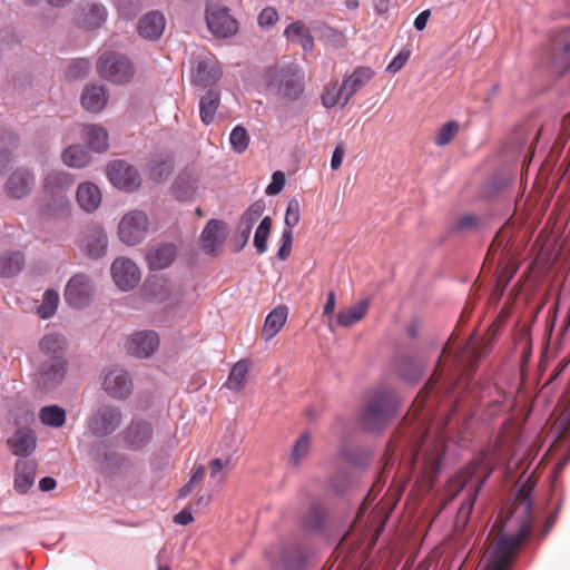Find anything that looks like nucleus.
<instances>
[{
  "instance_id": "f257e3e1",
  "label": "nucleus",
  "mask_w": 570,
  "mask_h": 570,
  "mask_svg": "<svg viewBox=\"0 0 570 570\" xmlns=\"http://www.w3.org/2000/svg\"><path fill=\"white\" fill-rule=\"evenodd\" d=\"M493 530H498V533L485 552L483 570H509L517 549L531 530V524L523 522L514 534H507L503 532L501 519L494 522Z\"/></svg>"
},
{
  "instance_id": "37998d69",
  "label": "nucleus",
  "mask_w": 570,
  "mask_h": 570,
  "mask_svg": "<svg viewBox=\"0 0 570 570\" xmlns=\"http://www.w3.org/2000/svg\"><path fill=\"white\" fill-rule=\"evenodd\" d=\"M59 303V295L55 289H47L42 296V303L38 306L37 312L41 318L53 316Z\"/></svg>"
},
{
  "instance_id": "393cba45",
  "label": "nucleus",
  "mask_w": 570,
  "mask_h": 570,
  "mask_svg": "<svg viewBox=\"0 0 570 570\" xmlns=\"http://www.w3.org/2000/svg\"><path fill=\"white\" fill-rule=\"evenodd\" d=\"M36 462L28 459H19L16 463L14 488L20 493H27L33 485L36 475Z\"/></svg>"
},
{
  "instance_id": "6ab92c4d",
  "label": "nucleus",
  "mask_w": 570,
  "mask_h": 570,
  "mask_svg": "<svg viewBox=\"0 0 570 570\" xmlns=\"http://www.w3.org/2000/svg\"><path fill=\"white\" fill-rule=\"evenodd\" d=\"M153 436L151 425L144 421H132L124 432L126 444L134 450L147 445Z\"/></svg>"
},
{
  "instance_id": "412c9836",
  "label": "nucleus",
  "mask_w": 570,
  "mask_h": 570,
  "mask_svg": "<svg viewBox=\"0 0 570 570\" xmlns=\"http://www.w3.org/2000/svg\"><path fill=\"white\" fill-rule=\"evenodd\" d=\"M76 198L79 207L86 213H94L101 204V193L94 183H81L76 191Z\"/></svg>"
},
{
  "instance_id": "603ef678",
  "label": "nucleus",
  "mask_w": 570,
  "mask_h": 570,
  "mask_svg": "<svg viewBox=\"0 0 570 570\" xmlns=\"http://www.w3.org/2000/svg\"><path fill=\"white\" fill-rule=\"evenodd\" d=\"M484 480L479 481L478 485H472L470 489L466 499L461 503L460 509L458 511L459 518L466 520L473 509L474 501L479 491V488L482 485Z\"/></svg>"
},
{
  "instance_id": "de8ad7c7",
  "label": "nucleus",
  "mask_w": 570,
  "mask_h": 570,
  "mask_svg": "<svg viewBox=\"0 0 570 570\" xmlns=\"http://www.w3.org/2000/svg\"><path fill=\"white\" fill-rule=\"evenodd\" d=\"M490 351V343L483 342L481 344H475L471 341L466 342L464 347V354L469 357L468 367H472L474 363L482 358Z\"/></svg>"
},
{
  "instance_id": "39448f33",
  "label": "nucleus",
  "mask_w": 570,
  "mask_h": 570,
  "mask_svg": "<svg viewBox=\"0 0 570 570\" xmlns=\"http://www.w3.org/2000/svg\"><path fill=\"white\" fill-rule=\"evenodd\" d=\"M97 70L101 78L112 83H126L134 76L130 61L117 52H105L97 62Z\"/></svg>"
},
{
  "instance_id": "f3484780",
  "label": "nucleus",
  "mask_w": 570,
  "mask_h": 570,
  "mask_svg": "<svg viewBox=\"0 0 570 570\" xmlns=\"http://www.w3.org/2000/svg\"><path fill=\"white\" fill-rule=\"evenodd\" d=\"M166 28V18L160 11H150L144 14L138 21V33L147 40L159 39Z\"/></svg>"
},
{
  "instance_id": "8fccbe9b",
  "label": "nucleus",
  "mask_w": 570,
  "mask_h": 570,
  "mask_svg": "<svg viewBox=\"0 0 570 570\" xmlns=\"http://www.w3.org/2000/svg\"><path fill=\"white\" fill-rule=\"evenodd\" d=\"M90 67L88 59H76L69 65L66 77L70 80L81 79L88 75Z\"/></svg>"
},
{
  "instance_id": "b1692460",
  "label": "nucleus",
  "mask_w": 570,
  "mask_h": 570,
  "mask_svg": "<svg viewBox=\"0 0 570 570\" xmlns=\"http://www.w3.org/2000/svg\"><path fill=\"white\" fill-rule=\"evenodd\" d=\"M284 36L288 41L301 45L306 52H312L314 49V38L309 28L302 20L288 24L284 30Z\"/></svg>"
},
{
  "instance_id": "5fc2aeb1",
  "label": "nucleus",
  "mask_w": 570,
  "mask_h": 570,
  "mask_svg": "<svg viewBox=\"0 0 570 570\" xmlns=\"http://www.w3.org/2000/svg\"><path fill=\"white\" fill-rule=\"evenodd\" d=\"M479 227V219L473 214H464L456 219L453 229L456 232L474 230Z\"/></svg>"
},
{
  "instance_id": "9d476101",
  "label": "nucleus",
  "mask_w": 570,
  "mask_h": 570,
  "mask_svg": "<svg viewBox=\"0 0 570 570\" xmlns=\"http://www.w3.org/2000/svg\"><path fill=\"white\" fill-rule=\"evenodd\" d=\"M94 288L88 276L77 274L69 279L65 289V299L73 308L87 306L92 297Z\"/></svg>"
},
{
  "instance_id": "69168bd1",
  "label": "nucleus",
  "mask_w": 570,
  "mask_h": 570,
  "mask_svg": "<svg viewBox=\"0 0 570 570\" xmlns=\"http://www.w3.org/2000/svg\"><path fill=\"white\" fill-rule=\"evenodd\" d=\"M343 157H344V149L341 145H338L335 147L333 155H332V159H331V168L333 170H337L341 167Z\"/></svg>"
},
{
  "instance_id": "bf43d9fd",
  "label": "nucleus",
  "mask_w": 570,
  "mask_h": 570,
  "mask_svg": "<svg viewBox=\"0 0 570 570\" xmlns=\"http://www.w3.org/2000/svg\"><path fill=\"white\" fill-rule=\"evenodd\" d=\"M285 185V175L284 173L277 170L273 174L272 183L266 188L267 195H277L284 188Z\"/></svg>"
},
{
  "instance_id": "49530a36",
  "label": "nucleus",
  "mask_w": 570,
  "mask_h": 570,
  "mask_svg": "<svg viewBox=\"0 0 570 570\" xmlns=\"http://www.w3.org/2000/svg\"><path fill=\"white\" fill-rule=\"evenodd\" d=\"M229 142L234 151L244 153L249 145V135L243 126H236L229 136Z\"/></svg>"
},
{
  "instance_id": "7ed1b4c3",
  "label": "nucleus",
  "mask_w": 570,
  "mask_h": 570,
  "mask_svg": "<svg viewBox=\"0 0 570 570\" xmlns=\"http://www.w3.org/2000/svg\"><path fill=\"white\" fill-rule=\"evenodd\" d=\"M75 184V177L63 170H50L42 179L46 204L43 213L53 219L67 218L71 212L68 193Z\"/></svg>"
},
{
  "instance_id": "1a4fd4ad",
  "label": "nucleus",
  "mask_w": 570,
  "mask_h": 570,
  "mask_svg": "<svg viewBox=\"0 0 570 570\" xmlns=\"http://www.w3.org/2000/svg\"><path fill=\"white\" fill-rule=\"evenodd\" d=\"M36 184L33 171L26 167L16 168L7 178L3 190L11 199H23L30 195Z\"/></svg>"
},
{
  "instance_id": "4be33fe9",
  "label": "nucleus",
  "mask_w": 570,
  "mask_h": 570,
  "mask_svg": "<svg viewBox=\"0 0 570 570\" xmlns=\"http://www.w3.org/2000/svg\"><path fill=\"white\" fill-rule=\"evenodd\" d=\"M108 237L101 227L90 228L83 238V250L92 257L98 258L107 253Z\"/></svg>"
},
{
  "instance_id": "e433bc0d",
  "label": "nucleus",
  "mask_w": 570,
  "mask_h": 570,
  "mask_svg": "<svg viewBox=\"0 0 570 570\" xmlns=\"http://www.w3.org/2000/svg\"><path fill=\"white\" fill-rule=\"evenodd\" d=\"M396 371L402 380L413 383L422 375V364L413 357H403L397 362Z\"/></svg>"
},
{
  "instance_id": "c85d7f7f",
  "label": "nucleus",
  "mask_w": 570,
  "mask_h": 570,
  "mask_svg": "<svg viewBox=\"0 0 570 570\" xmlns=\"http://www.w3.org/2000/svg\"><path fill=\"white\" fill-rule=\"evenodd\" d=\"M220 76V69L210 60H199L193 70L194 81L203 87L217 82Z\"/></svg>"
},
{
  "instance_id": "2f4dec72",
  "label": "nucleus",
  "mask_w": 570,
  "mask_h": 570,
  "mask_svg": "<svg viewBox=\"0 0 570 570\" xmlns=\"http://www.w3.org/2000/svg\"><path fill=\"white\" fill-rule=\"evenodd\" d=\"M370 302L363 299L357 304L350 306L346 309L341 311L337 314V324L343 327H350L364 318L367 313Z\"/></svg>"
},
{
  "instance_id": "cd10ccee",
  "label": "nucleus",
  "mask_w": 570,
  "mask_h": 570,
  "mask_svg": "<svg viewBox=\"0 0 570 570\" xmlns=\"http://www.w3.org/2000/svg\"><path fill=\"white\" fill-rule=\"evenodd\" d=\"M108 101L104 86L91 85L83 89L81 95L82 107L92 114L101 111Z\"/></svg>"
},
{
  "instance_id": "4468645a",
  "label": "nucleus",
  "mask_w": 570,
  "mask_h": 570,
  "mask_svg": "<svg viewBox=\"0 0 570 570\" xmlns=\"http://www.w3.org/2000/svg\"><path fill=\"white\" fill-rule=\"evenodd\" d=\"M102 389L114 399H126L132 392V382L122 368H109L104 377Z\"/></svg>"
},
{
  "instance_id": "ddd939ff",
  "label": "nucleus",
  "mask_w": 570,
  "mask_h": 570,
  "mask_svg": "<svg viewBox=\"0 0 570 570\" xmlns=\"http://www.w3.org/2000/svg\"><path fill=\"white\" fill-rule=\"evenodd\" d=\"M108 177L114 186L134 190L140 185L137 170L124 160H115L108 166Z\"/></svg>"
},
{
  "instance_id": "79ce46f5",
  "label": "nucleus",
  "mask_w": 570,
  "mask_h": 570,
  "mask_svg": "<svg viewBox=\"0 0 570 570\" xmlns=\"http://www.w3.org/2000/svg\"><path fill=\"white\" fill-rule=\"evenodd\" d=\"M311 449V434L304 432L295 442L292 453L289 455V463L292 465H298L303 459H305Z\"/></svg>"
},
{
  "instance_id": "5701e85b",
  "label": "nucleus",
  "mask_w": 570,
  "mask_h": 570,
  "mask_svg": "<svg viewBox=\"0 0 570 570\" xmlns=\"http://www.w3.org/2000/svg\"><path fill=\"white\" fill-rule=\"evenodd\" d=\"M107 18V10L101 4H86L82 6L76 17L77 23L81 28L92 29L99 28Z\"/></svg>"
},
{
  "instance_id": "864d4df0",
  "label": "nucleus",
  "mask_w": 570,
  "mask_h": 570,
  "mask_svg": "<svg viewBox=\"0 0 570 570\" xmlns=\"http://www.w3.org/2000/svg\"><path fill=\"white\" fill-rule=\"evenodd\" d=\"M265 210V204L263 200L253 203L248 209L243 214L240 222L249 226H254Z\"/></svg>"
},
{
  "instance_id": "774afa93",
  "label": "nucleus",
  "mask_w": 570,
  "mask_h": 570,
  "mask_svg": "<svg viewBox=\"0 0 570 570\" xmlns=\"http://www.w3.org/2000/svg\"><path fill=\"white\" fill-rule=\"evenodd\" d=\"M335 304H336V295L333 291H331L327 294V302L324 306L323 314L327 315V316H332L334 313V309H335Z\"/></svg>"
},
{
  "instance_id": "4c0bfd02",
  "label": "nucleus",
  "mask_w": 570,
  "mask_h": 570,
  "mask_svg": "<svg viewBox=\"0 0 570 570\" xmlns=\"http://www.w3.org/2000/svg\"><path fill=\"white\" fill-rule=\"evenodd\" d=\"M248 373V363L246 361H238L232 368L225 386L233 391H240L244 387L245 380Z\"/></svg>"
},
{
  "instance_id": "0eeeda50",
  "label": "nucleus",
  "mask_w": 570,
  "mask_h": 570,
  "mask_svg": "<svg viewBox=\"0 0 570 570\" xmlns=\"http://www.w3.org/2000/svg\"><path fill=\"white\" fill-rule=\"evenodd\" d=\"M122 423V412L114 405H102L88 421V430L97 438L112 434Z\"/></svg>"
},
{
  "instance_id": "aec40b11",
  "label": "nucleus",
  "mask_w": 570,
  "mask_h": 570,
  "mask_svg": "<svg viewBox=\"0 0 570 570\" xmlns=\"http://www.w3.org/2000/svg\"><path fill=\"white\" fill-rule=\"evenodd\" d=\"M374 76L370 67H357L343 81L344 105H347L351 98L362 89Z\"/></svg>"
},
{
  "instance_id": "c756f323",
  "label": "nucleus",
  "mask_w": 570,
  "mask_h": 570,
  "mask_svg": "<svg viewBox=\"0 0 570 570\" xmlns=\"http://www.w3.org/2000/svg\"><path fill=\"white\" fill-rule=\"evenodd\" d=\"M287 314L286 306H278L267 315L262 330V336L265 341L272 340L282 330L286 323Z\"/></svg>"
},
{
  "instance_id": "e2e57ef3",
  "label": "nucleus",
  "mask_w": 570,
  "mask_h": 570,
  "mask_svg": "<svg viewBox=\"0 0 570 570\" xmlns=\"http://www.w3.org/2000/svg\"><path fill=\"white\" fill-rule=\"evenodd\" d=\"M438 380H439V377L436 376V373H434L433 376L430 379V381L424 386V389L420 392V394L415 399V404L417 405V407L423 406L424 401L428 397L429 391L433 389V386Z\"/></svg>"
},
{
  "instance_id": "7c9ffc66",
  "label": "nucleus",
  "mask_w": 570,
  "mask_h": 570,
  "mask_svg": "<svg viewBox=\"0 0 570 570\" xmlns=\"http://www.w3.org/2000/svg\"><path fill=\"white\" fill-rule=\"evenodd\" d=\"M220 105V94L217 89H209L199 101V115L205 125L214 121L216 111Z\"/></svg>"
},
{
  "instance_id": "72a5a7b5",
  "label": "nucleus",
  "mask_w": 570,
  "mask_h": 570,
  "mask_svg": "<svg viewBox=\"0 0 570 570\" xmlns=\"http://www.w3.org/2000/svg\"><path fill=\"white\" fill-rule=\"evenodd\" d=\"M24 265V256L21 252H9L0 256V275L12 277L21 272Z\"/></svg>"
},
{
  "instance_id": "423d86ee",
  "label": "nucleus",
  "mask_w": 570,
  "mask_h": 570,
  "mask_svg": "<svg viewBox=\"0 0 570 570\" xmlns=\"http://www.w3.org/2000/svg\"><path fill=\"white\" fill-rule=\"evenodd\" d=\"M149 219L142 210H131L124 215L118 224L119 239L129 246L141 243L147 236Z\"/></svg>"
},
{
  "instance_id": "58836bf2",
  "label": "nucleus",
  "mask_w": 570,
  "mask_h": 570,
  "mask_svg": "<svg viewBox=\"0 0 570 570\" xmlns=\"http://www.w3.org/2000/svg\"><path fill=\"white\" fill-rule=\"evenodd\" d=\"M196 190V179L187 174H181L175 181L173 191L178 200L189 199Z\"/></svg>"
},
{
  "instance_id": "052dcab7",
  "label": "nucleus",
  "mask_w": 570,
  "mask_h": 570,
  "mask_svg": "<svg viewBox=\"0 0 570 570\" xmlns=\"http://www.w3.org/2000/svg\"><path fill=\"white\" fill-rule=\"evenodd\" d=\"M230 465H232V459L230 458H226V459L217 458V459H214L210 462V465H209L210 476L215 478L216 475H218L223 471L224 468H228Z\"/></svg>"
},
{
  "instance_id": "c9c22d12",
  "label": "nucleus",
  "mask_w": 570,
  "mask_h": 570,
  "mask_svg": "<svg viewBox=\"0 0 570 570\" xmlns=\"http://www.w3.org/2000/svg\"><path fill=\"white\" fill-rule=\"evenodd\" d=\"M321 100L322 105L327 109L334 108L338 104H341L342 108L345 107L343 85H340L337 80L330 81L324 86Z\"/></svg>"
},
{
  "instance_id": "4d7b16f0",
  "label": "nucleus",
  "mask_w": 570,
  "mask_h": 570,
  "mask_svg": "<svg viewBox=\"0 0 570 570\" xmlns=\"http://www.w3.org/2000/svg\"><path fill=\"white\" fill-rule=\"evenodd\" d=\"M0 139L2 140H6V151H1L0 153V167H4L9 164L10 161V156H9V149L10 148H13L16 145H17V141H18V138L12 134V132H4L0 136Z\"/></svg>"
},
{
  "instance_id": "20e7f679",
  "label": "nucleus",
  "mask_w": 570,
  "mask_h": 570,
  "mask_svg": "<svg viewBox=\"0 0 570 570\" xmlns=\"http://www.w3.org/2000/svg\"><path fill=\"white\" fill-rule=\"evenodd\" d=\"M395 414V403L390 393L373 396L361 414V423L368 431H380L387 425Z\"/></svg>"
},
{
  "instance_id": "9b49d317",
  "label": "nucleus",
  "mask_w": 570,
  "mask_h": 570,
  "mask_svg": "<svg viewBox=\"0 0 570 570\" xmlns=\"http://www.w3.org/2000/svg\"><path fill=\"white\" fill-rule=\"evenodd\" d=\"M111 276L116 286L124 291L135 288L140 282V271L129 258L118 257L111 264Z\"/></svg>"
},
{
  "instance_id": "c03bdc74",
  "label": "nucleus",
  "mask_w": 570,
  "mask_h": 570,
  "mask_svg": "<svg viewBox=\"0 0 570 570\" xmlns=\"http://www.w3.org/2000/svg\"><path fill=\"white\" fill-rule=\"evenodd\" d=\"M173 170V161L167 158H155L149 163L150 176L159 181L167 178Z\"/></svg>"
},
{
  "instance_id": "3c124183",
  "label": "nucleus",
  "mask_w": 570,
  "mask_h": 570,
  "mask_svg": "<svg viewBox=\"0 0 570 570\" xmlns=\"http://www.w3.org/2000/svg\"><path fill=\"white\" fill-rule=\"evenodd\" d=\"M301 219V207L299 202L296 198H292L288 200L286 214H285V228H289L293 230V227H295Z\"/></svg>"
},
{
  "instance_id": "a18cd8bd",
  "label": "nucleus",
  "mask_w": 570,
  "mask_h": 570,
  "mask_svg": "<svg viewBox=\"0 0 570 570\" xmlns=\"http://www.w3.org/2000/svg\"><path fill=\"white\" fill-rule=\"evenodd\" d=\"M460 130V125L455 120L448 121L441 126L434 137V142L438 146H445L450 144Z\"/></svg>"
},
{
  "instance_id": "09e8293b",
  "label": "nucleus",
  "mask_w": 570,
  "mask_h": 570,
  "mask_svg": "<svg viewBox=\"0 0 570 570\" xmlns=\"http://www.w3.org/2000/svg\"><path fill=\"white\" fill-rule=\"evenodd\" d=\"M151 295L158 301H166L171 294V284L166 278H155L149 282Z\"/></svg>"
},
{
  "instance_id": "2eb2a0df",
  "label": "nucleus",
  "mask_w": 570,
  "mask_h": 570,
  "mask_svg": "<svg viewBox=\"0 0 570 570\" xmlns=\"http://www.w3.org/2000/svg\"><path fill=\"white\" fill-rule=\"evenodd\" d=\"M550 63L558 73L564 72L570 67V29L561 32L552 42Z\"/></svg>"
},
{
  "instance_id": "bb28decb",
  "label": "nucleus",
  "mask_w": 570,
  "mask_h": 570,
  "mask_svg": "<svg viewBox=\"0 0 570 570\" xmlns=\"http://www.w3.org/2000/svg\"><path fill=\"white\" fill-rule=\"evenodd\" d=\"M8 444L14 455L26 456L35 451L37 439L31 430L19 429L8 440Z\"/></svg>"
},
{
  "instance_id": "0e129e2a",
  "label": "nucleus",
  "mask_w": 570,
  "mask_h": 570,
  "mask_svg": "<svg viewBox=\"0 0 570 570\" xmlns=\"http://www.w3.org/2000/svg\"><path fill=\"white\" fill-rule=\"evenodd\" d=\"M480 463L474 462L468 465L462 473L458 475L459 481L463 482V485H465L470 480L474 478V474L476 473V470L479 468Z\"/></svg>"
},
{
  "instance_id": "680f3d73",
  "label": "nucleus",
  "mask_w": 570,
  "mask_h": 570,
  "mask_svg": "<svg viewBox=\"0 0 570 570\" xmlns=\"http://www.w3.org/2000/svg\"><path fill=\"white\" fill-rule=\"evenodd\" d=\"M409 53L401 51L387 66L386 70L395 73L397 72L407 61Z\"/></svg>"
},
{
  "instance_id": "a878e982",
  "label": "nucleus",
  "mask_w": 570,
  "mask_h": 570,
  "mask_svg": "<svg viewBox=\"0 0 570 570\" xmlns=\"http://www.w3.org/2000/svg\"><path fill=\"white\" fill-rule=\"evenodd\" d=\"M177 249L174 244H160L147 253V262L151 269L167 268L175 261Z\"/></svg>"
},
{
  "instance_id": "f8f14e48",
  "label": "nucleus",
  "mask_w": 570,
  "mask_h": 570,
  "mask_svg": "<svg viewBox=\"0 0 570 570\" xmlns=\"http://www.w3.org/2000/svg\"><path fill=\"white\" fill-rule=\"evenodd\" d=\"M206 21L209 30L219 38H228L236 33L237 21L228 13L226 8L208 6Z\"/></svg>"
},
{
  "instance_id": "dca6fc26",
  "label": "nucleus",
  "mask_w": 570,
  "mask_h": 570,
  "mask_svg": "<svg viewBox=\"0 0 570 570\" xmlns=\"http://www.w3.org/2000/svg\"><path fill=\"white\" fill-rule=\"evenodd\" d=\"M225 238V224L217 219H210L200 235L202 249L206 254L213 255L223 245Z\"/></svg>"
},
{
  "instance_id": "6e6d98bb",
  "label": "nucleus",
  "mask_w": 570,
  "mask_h": 570,
  "mask_svg": "<svg viewBox=\"0 0 570 570\" xmlns=\"http://www.w3.org/2000/svg\"><path fill=\"white\" fill-rule=\"evenodd\" d=\"M292 245H293V230H291L289 228H284L283 233H282V245H281L279 249L277 250L276 256L281 261H285L291 254Z\"/></svg>"
},
{
  "instance_id": "6e6552de",
  "label": "nucleus",
  "mask_w": 570,
  "mask_h": 570,
  "mask_svg": "<svg viewBox=\"0 0 570 570\" xmlns=\"http://www.w3.org/2000/svg\"><path fill=\"white\" fill-rule=\"evenodd\" d=\"M271 85L277 90V94L285 99H297L303 90V77L296 67L281 69L271 76Z\"/></svg>"
},
{
  "instance_id": "ea45409f",
  "label": "nucleus",
  "mask_w": 570,
  "mask_h": 570,
  "mask_svg": "<svg viewBox=\"0 0 570 570\" xmlns=\"http://www.w3.org/2000/svg\"><path fill=\"white\" fill-rule=\"evenodd\" d=\"M39 417L45 425L60 428L66 422V411L57 405L45 406L40 410Z\"/></svg>"
},
{
  "instance_id": "338daca9",
  "label": "nucleus",
  "mask_w": 570,
  "mask_h": 570,
  "mask_svg": "<svg viewBox=\"0 0 570 570\" xmlns=\"http://www.w3.org/2000/svg\"><path fill=\"white\" fill-rule=\"evenodd\" d=\"M194 520L191 513L184 509L174 517V522L181 525H187Z\"/></svg>"
},
{
  "instance_id": "f704fd0d",
  "label": "nucleus",
  "mask_w": 570,
  "mask_h": 570,
  "mask_svg": "<svg viewBox=\"0 0 570 570\" xmlns=\"http://www.w3.org/2000/svg\"><path fill=\"white\" fill-rule=\"evenodd\" d=\"M86 139L90 148L97 153H104L108 149V132L98 125H89L85 127Z\"/></svg>"
},
{
  "instance_id": "13d9d810",
  "label": "nucleus",
  "mask_w": 570,
  "mask_h": 570,
  "mask_svg": "<svg viewBox=\"0 0 570 570\" xmlns=\"http://www.w3.org/2000/svg\"><path fill=\"white\" fill-rule=\"evenodd\" d=\"M278 21V13L275 8L267 7L258 14V24L261 27H272Z\"/></svg>"
},
{
  "instance_id": "a211bd4d",
  "label": "nucleus",
  "mask_w": 570,
  "mask_h": 570,
  "mask_svg": "<svg viewBox=\"0 0 570 570\" xmlns=\"http://www.w3.org/2000/svg\"><path fill=\"white\" fill-rule=\"evenodd\" d=\"M158 335L153 332H139L131 336L128 342V352L137 357H148L158 347Z\"/></svg>"
},
{
  "instance_id": "473e14b6",
  "label": "nucleus",
  "mask_w": 570,
  "mask_h": 570,
  "mask_svg": "<svg viewBox=\"0 0 570 570\" xmlns=\"http://www.w3.org/2000/svg\"><path fill=\"white\" fill-rule=\"evenodd\" d=\"M62 161L68 167L82 168L90 164L91 156L83 146L71 145L62 153Z\"/></svg>"
},
{
  "instance_id": "a19ab883",
  "label": "nucleus",
  "mask_w": 570,
  "mask_h": 570,
  "mask_svg": "<svg viewBox=\"0 0 570 570\" xmlns=\"http://www.w3.org/2000/svg\"><path fill=\"white\" fill-rule=\"evenodd\" d=\"M273 220L269 216L264 217L254 235V246L258 254H264L267 250V239L271 234Z\"/></svg>"
},
{
  "instance_id": "f03ea898",
  "label": "nucleus",
  "mask_w": 570,
  "mask_h": 570,
  "mask_svg": "<svg viewBox=\"0 0 570 570\" xmlns=\"http://www.w3.org/2000/svg\"><path fill=\"white\" fill-rule=\"evenodd\" d=\"M39 347L45 360L38 371V385L47 390L59 384L66 374V341L57 333L46 334Z\"/></svg>"
}]
</instances>
